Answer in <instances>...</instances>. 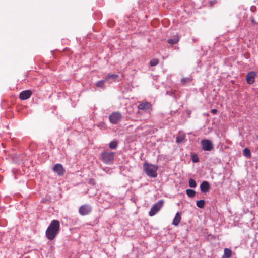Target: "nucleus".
Wrapping results in <instances>:
<instances>
[{
  "instance_id": "f257e3e1",
  "label": "nucleus",
  "mask_w": 258,
  "mask_h": 258,
  "mask_svg": "<svg viewBox=\"0 0 258 258\" xmlns=\"http://www.w3.org/2000/svg\"><path fill=\"white\" fill-rule=\"evenodd\" d=\"M60 230V223L57 220L51 221L45 232L46 238L49 240H53Z\"/></svg>"
},
{
  "instance_id": "f03ea898",
  "label": "nucleus",
  "mask_w": 258,
  "mask_h": 258,
  "mask_svg": "<svg viewBox=\"0 0 258 258\" xmlns=\"http://www.w3.org/2000/svg\"><path fill=\"white\" fill-rule=\"evenodd\" d=\"M143 168L144 171L148 176L152 178H156L157 176L158 169L157 165L145 162L143 163Z\"/></svg>"
},
{
  "instance_id": "7ed1b4c3",
  "label": "nucleus",
  "mask_w": 258,
  "mask_h": 258,
  "mask_svg": "<svg viewBox=\"0 0 258 258\" xmlns=\"http://www.w3.org/2000/svg\"><path fill=\"white\" fill-rule=\"evenodd\" d=\"M164 201L163 200H159L157 203L155 204L151 208L149 214L150 216L155 215L163 207Z\"/></svg>"
},
{
  "instance_id": "20e7f679",
  "label": "nucleus",
  "mask_w": 258,
  "mask_h": 258,
  "mask_svg": "<svg viewBox=\"0 0 258 258\" xmlns=\"http://www.w3.org/2000/svg\"><path fill=\"white\" fill-rule=\"evenodd\" d=\"M114 154L113 152H105L102 154L101 158L103 162L105 164H110L112 163Z\"/></svg>"
},
{
  "instance_id": "39448f33",
  "label": "nucleus",
  "mask_w": 258,
  "mask_h": 258,
  "mask_svg": "<svg viewBox=\"0 0 258 258\" xmlns=\"http://www.w3.org/2000/svg\"><path fill=\"white\" fill-rule=\"evenodd\" d=\"M122 118V115L119 112H113L109 116V121L113 124H117L121 121Z\"/></svg>"
},
{
  "instance_id": "423d86ee",
  "label": "nucleus",
  "mask_w": 258,
  "mask_h": 258,
  "mask_svg": "<svg viewBox=\"0 0 258 258\" xmlns=\"http://www.w3.org/2000/svg\"><path fill=\"white\" fill-rule=\"evenodd\" d=\"M202 147L204 151H210L213 149V144L208 139L203 140L201 142Z\"/></svg>"
},
{
  "instance_id": "0eeeda50",
  "label": "nucleus",
  "mask_w": 258,
  "mask_h": 258,
  "mask_svg": "<svg viewBox=\"0 0 258 258\" xmlns=\"http://www.w3.org/2000/svg\"><path fill=\"white\" fill-rule=\"evenodd\" d=\"M92 211V207L90 205L84 204L81 206L79 209V212L81 215H86L89 214Z\"/></svg>"
},
{
  "instance_id": "6e6552de",
  "label": "nucleus",
  "mask_w": 258,
  "mask_h": 258,
  "mask_svg": "<svg viewBox=\"0 0 258 258\" xmlns=\"http://www.w3.org/2000/svg\"><path fill=\"white\" fill-rule=\"evenodd\" d=\"M256 73L254 71L249 72L246 76V80L248 84H252L255 81Z\"/></svg>"
},
{
  "instance_id": "1a4fd4ad",
  "label": "nucleus",
  "mask_w": 258,
  "mask_h": 258,
  "mask_svg": "<svg viewBox=\"0 0 258 258\" xmlns=\"http://www.w3.org/2000/svg\"><path fill=\"white\" fill-rule=\"evenodd\" d=\"M138 109L141 110H152V105L148 102H142L138 106Z\"/></svg>"
},
{
  "instance_id": "9d476101",
  "label": "nucleus",
  "mask_w": 258,
  "mask_h": 258,
  "mask_svg": "<svg viewBox=\"0 0 258 258\" xmlns=\"http://www.w3.org/2000/svg\"><path fill=\"white\" fill-rule=\"evenodd\" d=\"M53 170L59 176L63 175L65 172L64 168L60 164H55L53 168Z\"/></svg>"
},
{
  "instance_id": "9b49d317",
  "label": "nucleus",
  "mask_w": 258,
  "mask_h": 258,
  "mask_svg": "<svg viewBox=\"0 0 258 258\" xmlns=\"http://www.w3.org/2000/svg\"><path fill=\"white\" fill-rule=\"evenodd\" d=\"M32 93L31 91L27 90L22 91L19 95L20 99L24 100L29 99L32 95Z\"/></svg>"
},
{
  "instance_id": "f8f14e48",
  "label": "nucleus",
  "mask_w": 258,
  "mask_h": 258,
  "mask_svg": "<svg viewBox=\"0 0 258 258\" xmlns=\"http://www.w3.org/2000/svg\"><path fill=\"white\" fill-rule=\"evenodd\" d=\"M210 184L208 181H204L200 185V190L203 193H207L210 189Z\"/></svg>"
},
{
  "instance_id": "ddd939ff",
  "label": "nucleus",
  "mask_w": 258,
  "mask_h": 258,
  "mask_svg": "<svg viewBox=\"0 0 258 258\" xmlns=\"http://www.w3.org/2000/svg\"><path fill=\"white\" fill-rule=\"evenodd\" d=\"M181 217L179 212L176 213L175 216L172 221V225L174 226H178L181 221Z\"/></svg>"
},
{
  "instance_id": "4468645a",
  "label": "nucleus",
  "mask_w": 258,
  "mask_h": 258,
  "mask_svg": "<svg viewBox=\"0 0 258 258\" xmlns=\"http://www.w3.org/2000/svg\"><path fill=\"white\" fill-rule=\"evenodd\" d=\"M232 250L228 248H225L224 249V254L222 255V258H231L232 256Z\"/></svg>"
},
{
  "instance_id": "2eb2a0df",
  "label": "nucleus",
  "mask_w": 258,
  "mask_h": 258,
  "mask_svg": "<svg viewBox=\"0 0 258 258\" xmlns=\"http://www.w3.org/2000/svg\"><path fill=\"white\" fill-rule=\"evenodd\" d=\"M118 78V75L116 74H109L105 78L107 81H108L109 83L110 84L112 82L111 80L113 81L115 80Z\"/></svg>"
},
{
  "instance_id": "dca6fc26",
  "label": "nucleus",
  "mask_w": 258,
  "mask_h": 258,
  "mask_svg": "<svg viewBox=\"0 0 258 258\" xmlns=\"http://www.w3.org/2000/svg\"><path fill=\"white\" fill-rule=\"evenodd\" d=\"M243 155L246 157L248 159H249L251 158V152H250V150L247 148H245L243 151Z\"/></svg>"
},
{
  "instance_id": "f3484780",
  "label": "nucleus",
  "mask_w": 258,
  "mask_h": 258,
  "mask_svg": "<svg viewBox=\"0 0 258 258\" xmlns=\"http://www.w3.org/2000/svg\"><path fill=\"white\" fill-rule=\"evenodd\" d=\"M178 40V37L177 36H174L172 38L168 40V42L171 44H174L177 43Z\"/></svg>"
},
{
  "instance_id": "a211bd4d",
  "label": "nucleus",
  "mask_w": 258,
  "mask_h": 258,
  "mask_svg": "<svg viewBox=\"0 0 258 258\" xmlns=\"http://www.w3.org/2000/svg\"><path fill=\"white\" fill-rule=\"evenodd\" d=\"M107 82L106 80L105 79V78L103 80H100V81H98L96 83V86L98 87H100V88H103L104 86V84L105 83Z\"/></svg>"
},
{
  "instance_id": "6ab92c4d",
  "label": "nucleus",
  "mask_w": 258,
  "mask_h": 258,
  "mask_svg": "<svg viewBox=\"0 0 258 258\" xmlns=\"http://www.w3.org/2000/svg\"><path fill=\"white\" fill-rule=\"evenodd\" d=\"M205 204V202L204 200H198L196 202L197 206L200 208H203Z\"/></svg>"
},
{
  "instance_id": "aec40b11",
  "label": "nucleus",
  "mask_w": 258,
  "mask_h": 258,
  "mask_svg": "<svg viewBox=\"0 0 258 258\" xmlns=\"http://www.w3.org/2000/svg\"><path fill=\"white\" fill-rule=\"evenodd\" d=\"M187 195L190 198H192L195 196L196 192L192 189H188L186 190Z\"/></svg>"
},
{
  "instance_id": "412c9836",
  "label": "nucleus",
  "mask_w": 258,
  "mask_h": 258,
  "mask_svg": "<svg viewBox=\"0 0 258 258\" xmlns=\"http://www.w3.org/2000/svg\"><path fill=\"white\" fill-rule=\"evenodd\" d=\"M118 145V143L116 141H112L109 143V147L112 149H115L116 148Z\"/></svg>"
},
{
  "instance_id": "4be33fe9",
  "label": "nucleus",
  "mask_w": 258,
  "mask_h": 258,
  "mask_svg": "<svg viewBox=\"0 0 258 258\" xmlns=\"http://www.w3.org/2000/svg\"><path fill=\"white\" fill-rule=\"evenodd\" d=\"M189 186L191 188H195L197 186V183L195 180L190 179L189 180Z\"/></svg>"
},
{
  "instance_id": "5701e85b",
  "label": "nucleus",
  "mask_w": 258,
  "mask_h": 258,
  "mask_svg": "<svg viewBox=\"0 0 258 258\" xmlns=\"http://www.w3.org/2000/svg\"><path fill=\"white\" fill-rule=\"evenodd\" d=\"M159 63V60L158 59L155 58L152 59L150 62V64L151 66L153 67L157 65Z\"/></svg>"
},
{
  "instance_id": "b1692460",
  "label": "nucleus",
  "mask_w": 258,
  "mask_h": 258,
  "mask_svg": "<svg viewBox=\"0 0 258 258\" xmlns=\"http://www.w3.org/2000/svg\"><path fill=\"white\" fill-rule=\"evenodd\" d=\"M191 81V79L189 77L183 78L181 79V82L182 84H185L186 83H190Z\"/></svg>"
},
{
  "instance_id": "393cba45",
  "label": "nucleus",
  "mask_w": 258,
  "mask_h": 258,
  "mask_svg": "<svg viewBox=\"0 0 258 258\" xmlns=\"http://www.w3.org/2000/svg\"><path fill=\"white\" fill-rule=\"evenodd\" d=\"M184 139V137L182 136H179L176 138V142L177 143H180L183 141Z\"/></svg>"
},
{
  "instance_id": "a878e982",
  "label": "nucleus",
  "mask_w": 258,
  "mask_h": 258,
  "mask_svg": "<svg viewBox=\"0 0 258 258\" xmlns=\"http://www.w3.org/2000/svg\"><path fill=\"white\" fill-rule=\"evenodd\" d=\"M192 161L194 163L198 162L199 161V158L197 156L196 157H193L192 158Z\"/></svg>"
},
{
  "instance_id": "bb28decb",
  "label": "nucleus",
  "mask_w": 258,
  "mask_h": 258,
  "mask_svg": "<svg viewBox=\"0 0 258 258\" xmlns=\"http://www.w3.org/2000/svg\"><path fill=\"white\" fill-rule=\"evenodd\" d=\"M211 112L214 114H215L217 112V110L216 109H213L211 110Z\"/></svg>"
},
{
  "instance_id": "cd10ccee",
  "label": "nucleus",
  "mask_w": 258,
  "mask_h": 258,
  "mask_svg": "<svg viewBox=\"0 0 258 258\" xmlns=\"http://www.w3.org/2000/svg\"><path fill=\"white\" fill-rule=\"evenodd\" d=\"M251 21H252V23H254V20L253 19H252Z\"/></svg>"
}]
</instances>
